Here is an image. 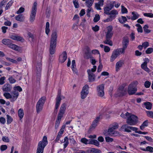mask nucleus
Returning a JSON list of instances; mask_svg holds the SVG:
<instances>
[{
    "mask_svg": "<svg viewBox=\"0 0 153 153\" xmlns=\"http://www.w3.org/2000/svg\"><path fill=\"white\" fill-rule=\"evenodd\" d=\"M89 87L87 85H86L83 87L82 91L89 93Z\"/></svg>",
    "mask_w": 153,
    "mask_h": 153,
    "instance_id": "nucleus-45",
    "label": "nucleus"
},
{
    "mask_svg": "<svg viewBox=\"0 0 153 153\" xmlns=\"http://www.w3.org/2000/svg\"><path fill=\"white\" fill-rule=\"evenodd\" d=\"M141 67L143 69L148 73H149L150 72V69L147 67V62H144L141 64Z\"/></svg>",
    "mask_w": 153,
    "mask_h": 153,
    "instance_id": "nucleus-23",
    "label": "nucleus"
},
{
    "mask_svg": "<svg viewBox=\"0 0 153 153\" xmlns=\"http://www.w3.org/2000/svg\"><path fill=\"white\" fill-rule=\"evenodd\" d=\"M104 13L107 15H109L110 12L109 11L111 10L108 6L105 7L104 8Z\"/></svg>",
    "mask_w": 153,
    "mask_h": 153,
    "instance_id": "nucleus-48",
    "label": "nucleus"
},
{
    "mask_svg": "<svg viewBox=\"0 0 153 153\" xmlns=\"http://www.w3.org/2000/svg\"><path fill=\"white\" fill-rule=\"evenodd\" d=\"M13 89L14 90V91L17 90L19 92H21L22 91V88L19 86H17L14 87Z\"/></svg>",
    "mask_w": 153,
    "mask_h": 153,
    "instance_id": "nucleus-62",
    "label": "nucleus"
},
{
    "mask_svg": "<svg viewBox=\"0 0 153 153\" xmlns=\"http://www.w3.org/2000/svg\"><path fill=\"white\" fill-rule=\"evenodd\" d=\"M90 144H94L97 146H98L99 145L100 143L97 140L94 139H91Z\"/></svg>",
    "mask_w": 153,
    "mask_h": 153,
    "instance_id": "nucleus-38",
    "label": "nucleus"
},
{
    "mask_svg": "<svg viewBox=\"0 0 153 153\" xmlns=\"http://www.w3.org/2000/svg\"><path fill=\"white\" fill-rule=\"evenodd\" d=\"M128 42L129 39L128 38L127 36L124 37L122 42L123 48H119V49H121V51L124 53L125 52V49L127 47Z\"/></svg>",
    "mask_w": 153,
    "mask_h": 153,
    "instance_id": "nucleus-9",
    "label": "nucleus"
},
{
    "mask_svg": "<svg viewBox=\"0 0 153 153\" xmlns=\"http://www.w3.org/2000/svg\"><path fill=\"white\" fill-rule=\"evenodd\" d=\"M57 37L56 32V31L53 30L51 35L49 48L50 53L51 55L54 54L55 52Z\"/></svg>",
    "mask_w": 153,
    "mask_h": 153,
    "instance_id": "nucleus-1",
    "label": "nucleus"
},
{
    "mask_svg": "<svg viewBox=\"0 0 153 153\" xmlns=\"http://www.w3.org/2000/svg\"><path fill=\"white\" fill-rule=\"evenodd\" d=\"M37 3L35 2L32 7L29 18V21L31 23H33L35 19L37 11Z\"/></svg>",
    "mask_w": 153,
    "mask_h": 153,
    "instance_id": "nucleus-5",
    "label": "nucleus"
},
{
    "mask_svg": "<svg viewBox=\"0 0 153 153\" xmlns=\"http://www.w3.org/2000/svg\"><path fill=\"white\" fill-rule=\"evenodd\" d=\"M143 104L146 109L148 110L151 109L152 105L151 103L149 102H144Z\"/></svg>",
    "mask_w": 153,
    "mask_h": 153,
    "instance_id": "nucleus-30",
    "label": "nucleus"
},
{
    "mask_svg": "<svg viewBox=\"0 0 153 153\" xmlns=\"http://www.w3.org/2000/svg\"><path fill=\"white\" fill-rule=\"evenodd\" d=\"M149 123V122L148 120H147L144 121L143 122V123L140 126V129L142 130H143L144 129L145 127L148 126Z\"/></svg>",
    "mask_w": 153,
    "mask_h": 153,
    "instance_id": "nucleus-29",
    "label": "nucleus"
},
{
    "mask_svg": "<svg viewBox=\"0 0 153 153\" xmlns=\"http://www.w3.org/2000/svg\"><path fill=\"white\" fill-rule=\"evenodd\" d=\"M42 64L39 62L37 63L36 65V82L38 84L39 83V81L41 77V71Z\"/></svg>",
    "mask_w": 153,
    "mask_h": 153,
    "instance_id": "nucleus-6",
    "label": "nucleus"
},
{
    "mask_svg": "<svg viewBox=\"0 0 153 153\" xmlns=\"http://www.w3.org/2000/svg\"><path fill=\"white\" fill-rule=\"evenodd\" d=\"M124 64V61L123 60H120L116 64L115 68L116 71H118L120 68Z\"/></svg>",
    "mask_w": 153,
    "mask_h": 153,
    "instance_id": "nucleus-22",
    "label": "nucleus"
},
{
    "mask_svg": "<svg viewBox=\"0 0 153 153\" xmlns=\"http://www.w3.org/2000/svg\"><path fill=\"white\" fill-rule=\"evenodd\" d=\"M79 16L78 15H75L73 18V20H76V23L78 24L79 22Z\"/></svg>",
    "mask_w": 153,
    "mask_h": 153,
    "instance_id": "nucleus-58",
    "label": "nucleus"
},
{
    "mask_svg": "<svg viewBox=\"0 0 153 153\" xmlns=\"http://www.w3.org/2000/svg\"><path fill=\"white\" fill-rule=\"evenodd\" d=\"M19 95V93L16 91H13L11 94V98H10V101L11 102H13L15 101L18 98Z\"/></svg>",
    "mask_w": 153,
    "mask_h": 153,
    "instance_id": "nucleus-17",
    "label": "nucleus"
},
{
    "mask_svg": "<svg viewBox=\"0 0 153 153\" xmlns=\"http://www.w3.org/2000/svg\"><path fill=\"white\" fill-rule=\"evenodd\" d=\"M151 83L148 81H146L144 83V86L147 88H149L151 85Z\"/></svg>",
    "mask_w": 153,
    "mask_h": 153,
    "instance_id": "nucleus-53",
    "label": "nucleus"
},
{
    "mask_svg": "<svg viewBox=\"0 0 153 153\" xmlns=\"http://www.w3.org/2000/svg\"><path fill=\"white\" fill-rule=\"evenodd\" d=\"M98 1L95 3V7L97 10H102L101 7H102L104 5V0H97Z\"/></svg>",
    "mask_w": 153,
    "mask_h": 153,
    "instance_id": "nucleus-14",
    "label": "nucleus"
},
{
    "mask_svg": "<svg viewBox=\"0 0 153 153\" xmlns=\"http://www.w3.org/2000/svg\"><path fill=\"white\" fill-rule=\"evenodd\" d=\"M112 27L111 26H109L108 27L105 38L111 39V38L113 34L112 32Z\"/></svg>",
    "mask_w": 153,
    "mask_h": 153,
    "instance_id": "nucleus-13",
    "label": "nucleus"
},
{
    "mask_svg": "<svg viewBox=\"0 0 153 153\" xmlns=\"http://www.w3.org/2000/svg\"><path fill=\"white\" fill-rule=\"evenodd\" d=\"M121 12L122 13H126L128 12L127 9L124 6H121Z\"/></svg>",
    "mask_w": 153,
    "mask_h": 153,
    "instance_id": "nucleus-50",
    "label": "nucleus"
},
{
    "mask_svg": "<svg viewBox=\"0 0 153 153\" xmlns=\"http://www.w3.org/2000/svg\"><path fill=\"white\" fill-rule=\"evenodd\" d=\"M91 139L88 140L85 138H83L81 139V141L82 143L85 144H90Z\"/></svg>",
    "mask_w": 153,
    "mask_h": 153,
    "instance_id": "nucleus-37",
    "label": "nucleus"
},
{
    "mask_svg": "<svg viewBox=\"0 0 153 153\" xmlns=\"http://www.w3.org/2000/svg\"><path fill=\"white\" fill-rule=\"evenodd\" d=\"M149 26L148 25H145L143 27L144 32L146 33H149L151 32V30L148 29Z\"/></svg>",
    "mask_w": 153,
    "mask_h": 153,
    "instance_id": "nucleus-41",
    "label": "nucleus"
},
{
    "mask_svg": "<svg viewBox=\"0 0 153 153\" xmlns=\"http://www.w3.org/2000/svg\"><path fill=\"white\" fill-rule=\"evenodd\" d=\"M89 93L86 92L81 91V97L82 99H84L87 96Z\"/></svg>",
    "mask_w": 153,
    "mask_h": 153,
    "instance_id": "nucleus-43",
    "label": "nucleus"
},
{
    "mask_svg": "<svg viewBox=\"0 0 153 153\" xmlns=\"http://www.w3.org/2000/svg\"><path fill=\"white\" fill-rule=\"evenodd\" d=\"M153 51V49L152 48H148L146 51V53L147 54H150L152 53Z\"/></svg>",
    "mask_w": 153,
    "mask_h": 153,
    "instance_id": "nucleus-60",
    "label": "nucleus"
},
{
    "mask_svg": "<svg viewBox=\"0 0 153 153\" xmlns=\"http://www.w3.org/2000/svg\"><path fill=\"white\" fill-rule=\"evenodd\" d=\"M100 19V16L99 14H96L94 19V21L95 22H98Z\"/></svg>",
    "mask_w": 153,
    "mask_h": 153,
    "instance_id": "nucleus-51",
    "label": "nucleus"
},
{
    "mask_svg": "<svg viewBox=\"0 0 153 153\" xmlns=\"http://www.w3.org/2000/svg\"><path fill=\"white\" fill-rule=\"evenodd\" d=\"M87 72L88 76V79L90 82L94 81L95 79V76L93 73L91 72V70L88 69L87 71Z\"/></svg>",
    "mask_w": 153,
    "mask_h": 153,
    "instance_id": "nucleus-16",
    "label": "nucleus"
},
{
    "mask_svg": "<svg viewBox=\"0 0 153 153\" xmlns=\"http://www.w3.org/2000/svg\"><path fill=\"white\" fill-rule=\"evenodd\" d=\"M103 43L106 44L110 46H112L113 43L111 39L105 38V40L103 41Z\"/></svg>",
    "mask_w": 153,
    "mask_h": 153,
    "instance_id": "nucleus-35",
    "label": "nucleus"
},
{
    "mask_svg": "<svg viewBox=\"0 0 153 153\" xmlns=\"http://www.w3.org/2000/svg\"><path fill=\"white\" fill-rule=\"evenodd\" d=\"M118 14V12L116 10H113L110 11L109 15H111V16H114L115 17L116 15H117Z\"/></svg>",
    "mask_w": 153,
    "mask_h": 153,
    "instance_id": "nucleus-46",
    "label": "nucleus"
},
{
    "mask_svg": "<svg viewBox=\"0 0 153 153\" xmlns=\"http://www.w3.org/2000/svg\"><path fill=\"white\" fill-rule=\"evenodd\" d=\"M73 3L76 8H78L79 7V5L77 0H73Z\"/></svg>",
    "mask_w": 153,
    "mask_h": 153,
    "instance_id": "nucleus-56",
    "label": "nucleus"
},
{
    "mask_svg": "<svg viewBox=\"0 0 153 153\" xmlns=\"http://www.w3.org/2000/svg\"><path fill=\"white\" fill-rule=\"evenodd\" d=\"M66 106V104L65 103L61 105L57 117L62 118L65 112Z\"/></svg>",
    "mask_w": 153,
    "mask_h": 153,
    "instance_id": "nucleus-10",
    "label": "nucleus"
},
{
    "mask_svg": "<svg viewBox=\"0 0 153 153\" xmlns=\"http://www.w3.org/2000/svg\"><path fill=\"white\" fill-rule=\"evenodd\" d=\"M119 22L122 24L125 22L127 20L126 17L125 16H122L118 19Z\"/></svg>",
    "mask_w": 153,
    "mask_h": 153,
    "instance_id": "nucleus-36",
    "label": "nucleus"
},
{
    "mask_svg": "<svg viewBox=\"0 0 153 153\" xmlns=\"http://www.w3.org/2000/svg\"><path fill=\"white\" fill-rule=\"evenodd\" d=\"M46 100V97H42L39 99L37 102L36 106V111L37 113H39L42 111Z\"/></svg>",
    "mask_w": 153,
    "mask_h": 153,
    "instance_id": "nucleus-4",
    "label": "nucleus"
},
{
    "mask_svg": "<svg viewBox=\"0 0 153 153\" xmlns=\"http://www.w3.org/2000/svg\"><path fill=\"white\" fill-rule=\"evenodd\" d=\"M47 144V137L45 136L42 141H40L38 143L36 153H43L44 148Z\"/></svg>",
    "mask_w": 153,
    "mask_h": 153,
    "instance_id": "nucleus-2",
    "label": "nucleus"
},
{
    "mask_svg": "<svg viewBox=\"0 0 153 153\" xmlns=\"http://www.w3.org/2000/svg\"><path fill=\"white\" fill-rule=\"evenodd\" d=\"M12 88L11 86L8 83L5 84L2 87V89L4 91L10 92Z\"/></svg>",
    "mask_w": 153,
    "mask_h": 153,
    "instance_id": "nucleus-18",
    "label": "nucleus"
},
{
    "mask_svg": "<svg viewBox=\"0 0 153 153\" xmlns=\"http://www.w3.org/2000/svg\"><path fill=\"white\" fill-rule=\"evenodd\" d=\"M61 118H60L57 117V118L56 120L55 124V128L56 129H57L59 125V124L61 120Z\"/></svg>",
    "mask_w": 153,
    "mask_h": 153,
    "instance_id": "nucleus-34",
    "label": "nucleus"
},
{
    "mask_svg": "<svg viewBox=\"0 0 153 153\" xmlns=\"http://www.w3.org/2000/svg\"><path fill=\"white\" fill-rule=\"evenodd\" d=\"M110 126H111L114 130L117 128L118 127V125L117 123H114L111 125Z\"/></svg>",
    "mask_w": 153,
    "mask_h": 153,
    "instance_id": "nucleus-52",
    "label": "nucleus"
},
{
    "mask_svg": "<svg viewBox=\"0 0 153 153\" xmlns=\"http://www.w3.org/2000/svg\"><path fill=\"white\" fill-rule=\"evenodd\" d=\"M120 116L123 118H127V123L130 125L134 124V115L126 112L125 113H122Z\"/></svg>",
    "mask_w": 153,
    "mask_h": 153,
    "instance_id": "nucleus-3",
    "label": "nucleus"
},
{
    "mask_svg": "<svg viewBox=\"0 0 153 153\" xmlns=\"http://www.w3.org/2000/svg\"><path fill=\"white\" fill-rule=\"evenodd\" d=\"M25 10V8L22 7H21L19 8L17 12V14H19L23 12Z\"/></svg>",
    "mask_w": 153,
    "mask_h": 153,
    "instance_id": "nucleus-64",
    "label": "nucleus"
},
{
    "mask_svg": "<svg viewBox=\"0 0 153 153\" xmlns=\"http://www.w3.org/2000/svg\"><path fill=\"white\" fill-rule=\"evenodd\" d=\"M128 91L129 95L134 94V83L132 82L128 86Z\"/></svg>",
    "mask_w": 153,
    "mask_h": 153,
    "instance_id": "nucleus-21",
    "label": "nucleus"
},
{
    "mask_svg": "<svg viewBox=\"0 0 153 153\" xmlns=\"http://www.w3.org/2000/svg\"><path fill=\"white\" fill-rule=\"evenodd\" d=\"M61 94L60 92H58V94L56 98V102L54 112L56 114L57 112V109L58 108L62 99L61 98Z\"/></svg>",
    "mask_w": 153,
    "mask_h": 153,
    "instance_id": "nucleus-8",
    "label": "nucleus"
},
{
    "mask_svg": "<svg viewBox=\"0 0 153 153\" xmlns=\"http://www.w3.org/2000/svg\"><path fill=\"white\" fill-rule=\"evenodd\" d=\"M100 119V116H99L97 117L93 121L90 127V129L91 130H92L96 128L97 126L98 123Z\"/></svg>",
    "mask_w": 153,
    "mask_h": 153,
    "instance_id": "nucleus-12",
    "label": "nucleus"
},
{
    "mask_svg": "<svg viewBox=\"0 0 153 153\" xmlns=\"http://www.w3.org/2000/svg\"><path fill=\"white\" fill-rule=\"evenodd\" d=\"M105 139L106 142H112L114 140L113 138H111L109 137H105Z\"/></svg>",
    "mask_w": 153,
    "mask_h": 153,
    "instance_id": "nucleus-61",
    "label": "nucleus"
},
{
    "mask_svg": "<svg viewBox=\"0 0 153 153\" xmlns=\"http://www.w3.org/2000/svg\"><path fill=\"white\" fill-rule=\"evenodd\" d=\"M68 139L67 137H65L64 139V149H65L69 144Z\"/></svg>",
    "mask_w": 153,
    "mask_h": 153,
    "instance_id": "nucleus-33",
    "label": "nucleus"
},
{
    "mask_svg": "<svg viewBox=\"0 0 153 153\" xmlns=\"http://www.w3.org/2000/svg\"><path fill=\"white\" fill-rule=\"evenodd\" d=\"M89 153H102L101 151L99 149L91 148L89 149Z\"/></svg>",
    "mask_w": 153,
    "mask_h": 153,
    "instance_id": "nucleus-28",
    "label": "nucleus"
},
{
    "mask_svg": "<svg viewBox=\"0 0 153 153\" xmlns=\"http://www.w3.org/2000/svg\"><path fill=\"white\" fill-rule=\"evenodd\" d=\"M147 116L153 119V112L151 111H146Z\"/></svg>",
    "mask_w": 153,
    "mask_h": 153,
    "instance_id": "nucleus-47",
    "label": "nucleus"
},
{
    "mask_svg": "<svg viewBox=\"0 0 153 153\" xmlns=\"http://www.w3.org/2000/svg\"><path fill=\"white\" fill-rule=\"evenodd\" d=\"M2 41L3 44L8 47L11 42L12 41L9 39H4L2 40Z\"/></svg>",
    "mask_w": 153,
    "mask_h": 153,
    "instance_id": "nucleus-27",
    "label": "nucleus"
},
{
    "mask_svg": "<svg viewBox=\"0 0 153 153\" xmlns=\"http://www.w3.org/2000/svg\"><path fill=\"white\" fill-rule=\"evenodd\" d=\"M121 128L124 129V131L127 132H130L131 131H134V128L128 126L126 124L123 125Z\"/></svg>",
    "mask_w": 153,
    "mask_h": 153,
    "instance_id": "nucleus-19",
    "label": "nucleus"
},
{
    "mask_svg": "<svg viewBox=\"0 0 153 153\" xmlns=\"http://www.w3.org/2000/svg\"><path fill=\"white\" fill-rule=\"evenodd\" d=\"M104 86L102 84L99 86L97 88V94L98 96L102 97L104 94Z\"/></svg>",
    "mask_w": 153,
    "mask_h": 153,
    "instance_id": "nucleus-11",
    "label": "nucleus"
},
{
    "mask_svg": "<svg viewBox=\"0 0 153 153\" xmlns=\"http://www.w3.org/2000/svg\"><path fill=\"white\" fill-rule=\"evenodd\" d=\"M86 51L85 53V57L86 59H88L91 57V53L90 52V49L88 47L86 48Z\"/></svg>",
    "mask_w": 153,
    "mask_h": 153,
    "instance_id": "nucleus-25",
    "label": "nucleus"
},
{
    "mask_svg": "<svg viewBox=\"0 0 153 153\" xmlns=\"http://www.w3.org/2000/svg\"><path fill=\"white\" fill-rule=\"evenodd\" d=\"M119 92L120 93L122 96L125 95L126 92V89H125L124 87L122 86L119 87Z\"/></svg>",
    "mask_w": 153,
    "mask_h": 153,
    "instance_id": "nucleus-31",
    "label": "nucleus"
},
{
    "mask_svg": "<svg viewBox=\"0 0 153 153\" xmlns=\"http://www.w3.org/2000/svg\"><path fill=\"white\" fill-rule=\"evenodd\" d=\"M10 38L15 40L23 41L24 40V39L22 37L16 35H11Z\"/></svg>",
    "mask_w": 153,
    "mask_h": 153,
    "instance_id": "nucleus-20",
    "label": "nucleus"
},
{
    "mask_svg": "<svg viewBox=\"0 0 153 153\" xmlns=\"http://www.w3.org/2000/svg\"><path fill=\"white\" fill-rule=\"evenodd\" d=\"M143 15L145 16L150 18L153 17V14L152 13H145L143 14Z\"/></svg>",
    "mask_w": 153,
    "mask_h": 153,
    "instance_id": "nucleus-57",
    "label": "nucleus"
},
{
    "mask_svg": "<svg viewBox=\"0 0 153 153\" xmlns=\"http://www.w3.org/2000/svg\"><path fill=\"white\" fill-rule=\"evenodd\" d=\"M15 19L16 20L20 22L24 21L25 17L22 14H19L15 16Z\"/></svg>",
    "mask_w": 153,
    "mask_h": 153,
    "instance_id": "nucleus-24",
    "label": "nucleus"
},
{
    "mask_svg": "<svg viewBox=\"0 0 153 153\" xmlns=\"http://www.w3.org/2000/svg\"><path fill=\"white\" fill-rule=\"evenodd\" d=\"M121 49H117L114 50L110 58V61L113 62L120 54L124 53Z\"/></svg>",
    "mask_w": 153,
    "mask_h": 153,
    "instance_id": "nucleus-7",
    "label": "nucleus"
},
{
    "mask_svg": "<svg viewBox=\"0 0 153 153\" xmlns=\"http://www.w3.org/2000/svg\"><path fill=\"white\" fill-rule=\"evenodd\" d=\"M115 18L114 16H110L108 18H107L106 19L104 20L105 22H109L111 21Z\"/></svg>",
    "mask_w": 153,
    "mask_h": 153,
    "instance_id": "nucleus-40",
    "label": "nucleus"
},
{
    "mask_svg": "<svg viewBox=\"0 0 153 153\" xmlns=\"http://www.w3.org/2000/svg\"><path fill=\"white\" fill-rule=\"evenodd\" d=\"M13 0H11L7 3L5 7V10H7L10 8V7L13 4Z\"/></svg>",
    "mask_w": 153,
    "mask_h": 153,
    "instance_id": "nucleus-44",
    "label": "nucleus"
},
{
    "mask_svg": "<svg viewBox=\"0 0 153 153\" xmlns=\"http://www.w3.org/2000/svg\"><path fill=\"white\" fill-rule=\"evenodd\" d=\"M67 59V54L65 51H64L60 55L59 58V61L61 63L64 62Z\"/></svg>",
    "mask_w": 153,
    "mask_h": 153,
    "instance_id": "nucleus-15",
    "label": "nucleus"
},
{
    "mask_svg": "<svg viewBox=\"0 0 153 153\" xmlns=\"http://www.w3.org/2000/svg\"><path fill=\"white\" fill-rule=\"evenodd\" d=\"M142 45L143 48H146L149 46V43L147 42H144L142 43Z\"/></svg>",
    "mask_w": 153,
    "mask_h": 153,
    "instance_id": "nucleus-63",
    "label": "nucleus"
},
{
    "mask_svg": "<svg viewBox=\"0 0 153 153\" xmlns=\"http://www.w3.org/2000/svg\"><path fill=\"white\" fill-rule=\"evenodd\" d=\"M8 47L15 51H18L19 49V47L18 46L12 43V42L10 43Z\"/></svg>",
    "mask_w": 153,
    "mask_h": 153,
    "instance_id": "nucleus-26",
    "label": "nucleus"
},
{
    "mask_svg": "<svg viewBox=\"0 0 153 153\" xmlns=\"http://www.w3.org/2000/svg\"><path fill=\"white\" fill-rule=\"evenodd\" d=\"M7 123L8 124H10L13 121V119L11 117L7 114Z\"/></svg>",
    "mask_w": 153,
    "mask_h": 153,
    "instance_id": "nucleus-49",
    "label": "nucleus"
},
{
    "mask_svg": "<svg viewBox=\"0 0 153 153\" xmlns=\"http://www.w3.org/2000/svg\"><path fill=\"white\" fill-rule=\"evenodd\" d=\"M50 24L48 22H47L46 24L45 33L47 35H48L50 32L49 29Z\"/></svg>",
    "mask_w": 153,
    "mask_h": 153,
    "instance_id": "nucleus-42",
    "label": "nucleus"
},
{
    "mask_svg": "<svg viewBox=\"0 0 153 153\" xmlns=\"http://www.w3.org/2000/svg\"><path fill=\"white\" fill-rule=\"evenodd\" d=\"M94 0H88L85 1L86 6L90 8L92 5Z\"/></svg>",
    "mask_w": 153,
    "mask_h": 153,
    "instance_id": "nucleus-32",
    "label": "nucleus"
},
{
    "mask_svg": "<svg viewBox=\"0 0 153 153\" xmlns=\"http://www.w3.org/2000/svg\"><path fill=\"white\" fill-rule=\"evenodd\" d=\"M100 65L97 68V72H100L102 69V63L101 62V61L100 60Z\"/></svg>",
    "mask_w": 153,
    "mask_h": 153,
    "instance_id": "nucleus-54",
    "label": "nucleus"
},
{
    "mask_svg": "<svg viewBox=\"0 0 153 153\" xmlns=\"http://www.w3.org/2000/svg\"><path fill=\"white\" fill-rule=\"evenodd\" d=\"M18 115L20 119H22L24 116L23 110L21 108L19 109L18 110Z\"/></svg>",
    "mask_w": 153,
    "mask_h": 153,
    "instance_id": "nucleus-39",
    "label": "nucleus"
},
{
    "mask_svg": "<svg viewBox=\"0 0 153 153\" xmlns=\"http://www.w3.org/2000/svg\"><path fill=\"white\" fill-rule=\"evenodd\" d=\"M68 139L70 140V143H71V144L74 145L76 143L75 140L73 137H70Z\"/></svg>",
    "mask_w": 153,
    "mask_h": 153,
    "instance_id": "nucleus-55",
    "label": "nucleus"
},
{
    "mask_svg": "<svg viewBox=\"0 0 153 153\" xmlns=\"http://www.w3.org/2000/svg\"><path fill=\"white\" fill-rule=\"evenodd\" d=\"M11 94L8 93H5L4 94V96L7 99H10L11 98Z\"/></svg>",
    "mask_w": 153,
    "mask_h": 153,
    "instance_id": "nucleus-59",
    "label": "nucleus"
}]
</instances>
